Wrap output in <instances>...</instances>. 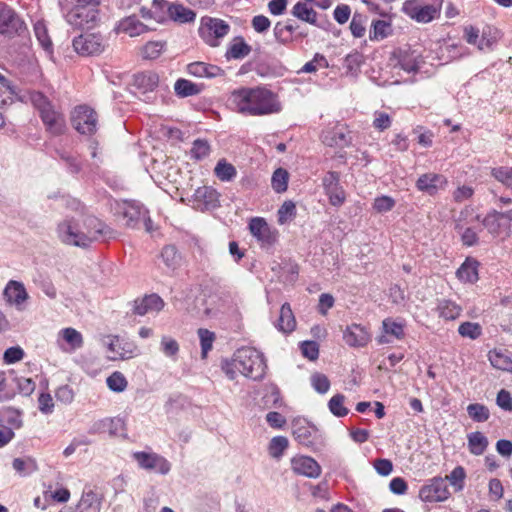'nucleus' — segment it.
Here are the masks:
<instances>
[{"label": "nucleus", "mask_w": 512, "mask_h": 512, "mask_svg": "<svg viewBox=\"0 0 512 512\" xmlns=\"http://www.w3.org/2000/svg\"><path fill=\"white\" fill-rule=\"evenodd\" d=\"M174 90L178 97L186 98L200 94L202 91V86L193 83L190 80L180 78L175 82Z\"/></svg>", "instance_id": "ea45409f"}, {"label": "nucleus", "mask_w": 512, "mask_h": 512, "mask_svg": "<svg viewBox=\"0 0 512 512\" xmlns=\"http://www.w3.org/2000/svg\"><path fill=\"white\" fill-rule=\"evenodd\" d=\"M232 365L245 377L261 380L265 376L267 364L264 355L255 348L242 347L233 356Z\"/></svg>", "instance_id": "20e7f679"}, {"label": "nucleus", "mask_w": 512, "mask_h": 512, "mask_svg": "<svg viewBox=\"0 0 512 512\" xmlns=\"http://www.w3.org/2000/svg\"><path fill=\"white\" fill-rule=\"evenodd\" d=\"M289 174L283 168L274 171L271 179V185L275 192L283 193L288 188Z\"/></svg>", "instance_id": "3c124183"}, {"label": "nucleus", "mask_w": 512, "mask_h": 512, "mask_svg": "<svg viewBox=\"0 0 512 512\" xmlns=\"http://www.w3.org/2000/svg\"><path fill=\"white\" fill-rule=\"evenodd\" d=\"M40 117L47 128L54 134H60L63 131V125L60 115L54 111L52 105L39 111Z\"/></svg>", "instance_id": "c9c22d12"}, {"label": "nucleus", "mask_w": 512, "mask_h": 512, "mask_svg": "<svg viewBox=\"0 0 512 512\" xmlns=\"http://www.w3.org/2000/svg\"><path fill=\"white\" fill-rule=\"evenodd\" d=\"M211 151L210 144L205 139H196L191 147L190 156L194 160H202L209 156Z\"/></svg>", "instance_id": "864d4df0"}, {"label": "nucleus", "mask_w": 512, "mask_h": 512, "mask_svg": "<svg viewBox=\"0 0 512 512\" xmlns=\"http://www.w3.org/2000/svg\"><path fill=\"white\" fill-rule=\"evenodd\" d=\"M102 498L92 490L84 491L77 506L78 512H100Z\"/></svg>", "instance_id": "c85d7f7f"}, {"label": "nucleus", "mask_w": 512, "mask_h": 512, "mask_svg": "<svg viewBox=\"0 0 512 512\" xmlns=\"http://www.w3.org/2000/svg\"><path fill=\"white\" fill-rule=\"evenodd\" d=\"M56 235L65 245L86 248L92 242L113 236V230L94 216H86L81 221L66 217L57 224Z\"/></svg>", "instance_id": "f257e3e1"}, {"label": "nucleus", "mask_w": 512, "mask_h": 512, "mask_svg": "<svg viewBox=\"0 0 512 512\" xmlns=\"http://www.w3.org/2000/svg\"><path fill=\"white\" fill-rule=\"evenodd\" d=\"M125 431V422L122 418H104L92 424L89 434L108 433L110 436H121Z\"/></svg>", "instance_id": "412c9836"}, {"label": "nucleus", "mask_w": 512, "mask_h": 512, "mask_svg": "<svg viewBox=\"0 0 512 512\" xmlns=\"http://www.w3.org/2000/svg\"><path fill=\"white\" fill-rule=\"evenodd\" d=\"M350 30L354 37L361 38L365 35V19L361 14H354L350 22Z\"/></svg>", "instance_id": "774afa93"}, {"label": "nucleus", "mask_w": 512, "mask_h": 512, "mask_svg": "<svg viewBox=\"0 0 512 512\" xmlns=\"http://www.w3.org/2000/svg\"><path fill=\"white\" fill-rule=\"evenodd\" d=\"M66 342L71 350H77L83 345V337L79 331L74 328H64L59 332L58 343L62 347L60 341Z\"/></svg>", "instance_id": "a19ab883"}, {"label": "nucleus", "mask_w": 512, "mask_h": 512, "mask_svg": "<svg viewBox=\"0 0 512 512\" xmlns=\"http://www.w3.org/2000/svg\"><path fill=\"white\" fill-rule=\"evenodd\" d=\"M322 185L332 206L340 207L344 204L346 193L340 185V174L338 172H327L322 179Z\"/></svg>", "instance_id": "4468645a"}, {"label": "nucleus", "mask_w": 512, "mask_h": 512, "mask_svg": "<svg viewBox=\"0 0 512 512\" xmlns=\"http://www.w3.org/2000/svg\"><path fill=\"white\" fill-rule=\"evenodd\" d=\"M419 498L426 503L444 502L450 497L446 479L440 476L433 477L425 482L419 489Z\"/></svg>", "instance_id": "9b49d317"}, {"label": "nucleus", "mask_w": 512, "mask_h": 512, "mask_svg": "<svg viewBox=\"0 0 512 512\" xmlns=\"http://www.w3.org/2000/svg\"><path fill=\"white\" fill-rule=\"evenodd\" d=\"M199 340H200V346H201V357L205 359L208 355V352L212 349L213 343L216 339V335L214 332L205 329V328H199L197 331Z\"/></svg>", "instance_id": "09e8293b"}, {"label": "nucleus", "mask_w": 512, "mask_h": 512, "mask_svg": "<svg viewBox=\"0 0 512 512\" xmlns=\"http://www.w3.org/2000/svg\"><path fill=\"white\" fill-rule=\"evenodd\" d=\"M464 39L470 45L476 46L479 51H491L498 40V30L490 26L483 28L482 32L472 25L464 27Z\"/></svg>", "instance_id": "0eeeda50"}, {"label": "nucleus", "mask_w": 512, "mask_h": 512, "mask_svg": "<svg viewBox=\"0 0 512 512\" xmlns=\"http://www.w3.org/2000/svg\"><path fill=\"white\" fill-rule=\"evenodd\" d=\"M166 47L165 41H149L141 49V55L144 59H157Z\"/></svg>", "instance_id": "49530a36"}, {"label": "nucleus", "mask_w": 512, "mask_h": 512, "mask_svg": "<svg viewBox=\"0 0 512 512\" xmlns=\"http://www.w3.org/2000/svg\"><path fill=\"white\" fill-rule=\"evenodd\" d=\"M292 428L293 436L299 444L310 447L316 443L319 430L306 419L293 421Z\"/></svg>", "instance_id": "a211bd4d"}, {"label": "nucleus", "mask_w": 512, "mask_h": 512, "mask_svg": "<svg viewBox=\"0 0 512 512\" xmlns=\"http://www.w3.org/2000/svg\"><path fill=\"white\" fill-rule=\"evenodd\" d=\"M443 0L426 3L421 0H407L403 12L418 23H429L440 16Z\"/></svg>", "instance_id": "39448f33"}, {"label": "nucleus", "mask_w": 512, "mask_h": 512, "mask_svg": "<svg viewBox=\"0 0 512 512\" xmlns=\"http://www.w3.org/2000/svg\"><path fill=\"white\" fill-rule=\"evenodd\" d=\"M249 231L262 247H270L277 240V231L272 229L262 217H254L249 222Z\"/></svg>", "instance_id": "dca6fc26"}, {"label": "nucleus", "mask_w": 512, "mask_h": 512, "mask_svg": "<svg viewBox=\"0 0 512 512\" xmlns=\"http://www.w3.org/2000/svg\"><path fill=\"white\" fill-rule=\"evenodd\" d=\"M345 396L343 394H336L328 401L329 411L336 417H344L348 414L349 410L344 406Z\"/></svg>", "instance_id": "5fc2aeb1"}, {"label": "nucleus", "mask_w": 512, "mask_h": 512, "mask_svg": "<svg viewBox=\"0 0 512 512\" xmlns=\"http://www.w3.org/2000/svg\"><path fill=\"white\" fill-rule=\"evenodd\" d=\"M467 413L471 419L475 422H485L489 419V409L479 403L469 404L467 407Z\"/></svg>", "instance_id": "6e6d98bb"}, {"label": "nucleus", "mask_w": 512, "mask_h": 512, "mask_svg": "<svg viewBox=\"0 0 512 512\" xmlns=\"http://www.w3.org/2000/svg\"><path fill=\"white\" fill-rule=\"evenodd\" d=\"M382 331L398 340L403 339L405 336L404 324L391 318H386L382 321Z\"/></svg>", "instance_id": "de8ad7c7"}, {"label": "nucleus", "mask_w": 512, "mask_h": 512, "mask_svg": "<svg viewBox=\"0 0 512 512\" xmlns=\"http://www.w3.org/2000/svg\"><path fill=\"white\" fill-rule=\"evenodd\" d=\"M311 385L320 394H325L330 388L328 377L322 373H315L311 376Z\"/></svg>", "instance_id": "338daca9"}, {"label": "nucleus", "mask_w": 512, "mask_h": 512, "mask_svg": "<svg viewBox=\"0 0 512 512\" xmlns=\"http://www.w3.org/2000/svg\"><path fill=\"white\" fill-rule=\"evenodd\" d=\"M72 45L74 50L82 56L99 55L105 49L104 39L97 33L81 34L73 39Z\"/></svg>", "instance_id": "f8f14e48"}, {"label": "nucleus", "mask_w": 512, "mask_h": 512, "mask_svg": "<svg viewBox=\"0 0 512 512\" xmlns=\"http://www.w3.org/2000/svg\"><path fill=\"white\" fill-rule=\"evenodd\" d=\"M291 14L306 23L312 25L317 24V12L313 8L309 7L305 2H297L292 7Z\"/></svg>", "instance_id": "58836bf2"}, {"label": "nucleus", "mask_w": 512, "mask_h": 512, "mask_svg": "<svg viewBox=\"0 0 512 512\" xmlns=\"http://www.w3.org/2000/svg\"><path fill=\"white\" fill-rule=\"evenodd\" d=\"M447 180L443 175L436 173H425L416 181V188L428 195H434L439 189L444 188Z\"/></svg>", "instance_id": "393cba45"}, {"label": "nucleus", "mask_w": 512, "mask_h": 512, "mask_svg": "<svg viewBox=\"0 0 512 512\" xmlns=\"http://www.w3.org/2000/svg\"><path fill=\"white\" fill-rule=\"evenodd\" d=\"M291 466L296 474L309 478H317L321 474V467L312 457L298 456L291 460Z\"/></svg>", "instance_id": "b1692460"}, {"label": "nucleus", "mask_w": 512, "mask_h": 512, "mask_svg": "<svg viewBox=\"0 0 512 512\" xmlns=\"http://www.w3.org/2000/svg\"><path fill=\"white\" fill-rule=\"evenodd\" d=\"M458 333L471 340L478 339L482 335V326L476 322H463L458 327Z\"/></svg>", "instance_id": "603ef678"}, {"label": "nucleus", "mask_w": 512, "mask_h": 512, "mask_svg": "<svg viewBox=\"0 0 512 512\" xmlns=\"http://www.w3.org/2000/svg\"><path fill=\"white\" fill-rule=\"evenodd\" d=\"M512 222V209L506 212L493 210L482 220L481 225L487 229L493 237L506 238L510 234Z\"/></svg>", "instance_id": "6e6552de"}, {"label": "nucleus", "mask_w": 512, "mask_h": 512, "mask_svg": "<svg viewBox=\"0 0 512 512\" xmlns=\"http://www.w3.org/2000/svg\"><path fill=\"white\" fill-rule=\"evenodd\" d=\"M167 15L169 19L180 24L192 23L196 19V13L180 3H171Z\"/></svg>", "instance_id": "bb28decb"}, {"label": "nucleus", "mask_w": 512, "mask_h": 512, "mask_svg": "<svg viewBox=\"0 0 512 512\" xmlns=\"http://www.w3.org/2000/svg\"><path fill=\"white\" fill-rule=\"evenodd\" d=\"M275 326L283 333H290L295 329L296 320L289 303H284L281 306L279 318Z\"/></svg>", "instance_id": "473e14b6"}, {"label": "nucleus", "mask_w": 512, "mask_h": 512, "mask_svg": "<svg viewBox=\"0 0 512 512\" xmlns=\"http://www.w3.org/2000/svg\"><path fill=\"white\" fill-rule=\"evenodd\" d=\"M491 175L512 190V167L500 166L492 168Z\"/></svg>", "instance_id": "052dcab7"}, {"label": "nucleus", "mask_w": 512, "mask_h": 512, "mask_svg": "<svg viewBox=\"0 0 512 512\" xmlns=\"http://www.w3.org/2000/svg\"><path fill=\"white\" fill-rule=\"evenodd\" d=\"M288 439L284 436L273 437L269 444V454L274 458H280L288 447Z\"/></svg>", "instance_id": "e2e57ef3"}, {"label": "nucleus", "mask_w": 512, "mask_h": 512, "mask_svg": "<svg viewBox=\"0 0 512 512\" xmlns=\"http://www.w3.org/2000/svg\"><path fill=\"white\" fill-rule=\"evenodd\" d=\"M119 30L128 34L130 37H135L148 31V27L136 16H129L120 22Z\"/></svg>", "instance_id": "e433bc0d"}, {"label": "nucleus", "mask_w": 512, "mask_h": 512, "mask_svg": "<svg viewBox=\"0 0 512 512\" xmlns=\"http://www.w3.org/2000/svg\"><path fill=\"white\" fill-rule=\"evenodd\" d=\"M158 83L159 76L157 73L145 71L134 75L132 86L136 94L145 96L143 100L148 101L150 100V96L147 94L153 92L157 88Z\"/></svg>", "instance_id": "6ab92c4d"}, {"label": "nucleus", "mask_w": 512, "mask_h": 512, "mask_svg": "<svg viewBox=\"0 0 512 512\" xmlns=\"http://www.w3.org/2000/svg\"><path fill=\"white\" fill-rule=\"evenodd\" d=\"M71 123L80 134L92 135L97 131L98 115L91 107L80 105L74 108Z\"/></svg>", "instance_id": "9d476101"}, {"label": "nucleus", "mask_w": 512, "mask_h": 512, "mask_svg": "<svg viewBox=\"0 0 512 512\" xmlns=\"http://www.w3.org/2000/svg\"><path fill=\"white\" fill-rule=\"evenodd\" d=\"M186 70L188 74L198 78L211 79L225 75V71L221 67L201 61L188 64Z\"/></svg>", "instance_id": "a878e982"}, {"label": "nucleus", "mask_w": 512, "mask_h": 512, "mask_svg": "<svg viewBox=\"0 0 512 512\" xmlns=\"http://www.w3.org/2000/svg\"><path fill=\"white\" fill-rule=\"evenodd\" d=\"M488 359L494 368L512 372V358L509 351L501 349L491 350L488 353Z\"/></svg>", "instance_id": "72a5a7b5"}, {"label": "nucleus", "mask_w": 512, "mask_h": 512, "mask_svg": "<svg viewBox=\"0 0 512 512\" xmlns=\"http://www.w3.org/2000/svg\"><path fill=\"white\" fill-rule=\"evenodd\" d=\"M466 478L465 469L462 466L455 467L449 475L445 477L448 480L456 492L461 491L464 488V481Z\"/></svg>", "instance_id": "4d7b16f0"}, {"label": "nucleus", "mask_w": 512, "mask_h": 512, "mask_svg": "<svg viewBox=\"0 0 512 512\" xmlns=\"http://www.w3.org/2000/svg\"><path fill=\"white\" fill-rule=\"evenodd\" d=\"M135 347L132 344H122L119 337L115 336L108 344V350L113 354L112 360L129 359L133 357Z\"/></svg>", "instance_id": "f704fd0d"}, {"label": "nucleus", "mask_w": 512, "mask_h": 512, "mask_svg": "<svg viewBox=\"0 0 512 512\" xmlns=\"http://www.w3.org/2000/svg\"><path fill=\"white\" fill-rule=\"evenodd\" d=\"M12 467L20 476H28L38 470L36 461L31 457L15 458Z\"/></svg>", "instance_id": "c03bdc74"}, {"label": "nucleus", "mask_w": 512, "mask_h": 512, "mask_svg": "<svg viewBox=\"0 0 512 512\" xmlns=\"http://www.w3.org/2000/svg\"><path fill=\"white\" fill-rule=\"evenodd\" d=\"M478 266L477 260L466 258L456 272L458 279L462 282L475 283L478 280Z\"/></svg>", "instance_id": "7c9ffc66"}, {"label": "nucleus", "mask_w": 512, "mask_h": 512, "mask_svg": "<svg viewBox=\"0 0 512 512\" xmlns=\"http://www.w3.org/2000/svg\"><path fill=\"white\" fill-rule=\"evenodd\" d=\"M100 4V0H78L72 7L61 5V10L70 26L90 30L100 22Z\"/></svg>", "instance_id": "7ed1b4c3"}, {"label": "nucleus", "mask_w": 512, "mask_h": 512, "mask_svg": "<svg viewBox=\"0 0 512 512\" xmlns=\"http://www.w3.org/2000/svg\"><path fill=\"white\" fill-rule=\"evenodd\" d=\"M35 36L41 47L48 53H52L53 44L48 34V29L43 21H37L34 24Z\"/></svg>", "instance_id": "a18cd8bd"}, {"label": "nucleus", "mask_w": 512, "mask_h": 512, "mask_svg": "<svg viewBox=\"0 0 512 512\" xmlns=\"http://www.w3.org/2000/svg\"><path fill=\"white\" fill-rule=\"evenodd\" d=\"M0 416V421L5 423L4 425H6L7 428H12V431L20 429L23 426L22 414L14 408L8 407L3 409L0 412Z\"/></svg>", "instance_id": "79ce46f5"}, {"label": "nucleus", "mask_w": 512, "mask_h": 512, "mask_svg": "<svg viewBox=\"0 0 512 512\" xmlns=\"http://www.w3.org/2000/svg\"><path fill=\"white\" fill-rule=\"evenodd\" d=\"M251 50V46L248 45L242 37H236L229 44L225 53V58L227 60H240L248 56Z\"/></svg>", "instance_id": "2f4dec72"}, {"label": "nucleus", "mask_w": 512, "mask_h": 512, "mask_svg": "<svg viewBox=\"0 0 512 512\" xmlns=\"http://www.w3.org/2000/svg\"><path fill=\"white\" fill-rule=\"evenodd\" d=\"M322 142L329 147L345 148L351 144V136L344 127L336 125L323 131Z\"/></svg>", "instance_id": "5701e85b"}, {"label": "nucleus", "mask_w": 512, "mask_h": 512, "mask_svg": "<svg viewBox=\"0 0 512 512\" xmlns=\"http://www.w3.org/2000/svg\"><path fill=\"white\" fill-rule=\"evenodd\" d=\"M229 105L244 116H265L282 110L278 95L266 87H242L231 92Z\"/></svg>", "instance_id": "f03ea898"}, {"label": "nucleus", "mask_w": 512, "mask_h": 512, "mask_svg": "<svg viewBox=\"0 0 512 512\" xmlns=\"http://www.w3.org/2000/svg\"><path fill=\"white\" fill-rule=\"evenodd\" d=\"M468 448L473 455H482L488 446L487 437L479 432H472L468 436Z\"/></svg>", "instance_id": "37998d69"}, {"label": "nucleus", "mask_w": 512, "mask_h": 512, "mask_svg": "<svg viewBox=\"0 0 512 512\" xmlns=\"http://www.w3.org/2000/svg\"><path fill=\"white\" fill-rule=\"evenodd\" d=\"M24 28V22L19 16L8 5L0 2V34L11 38L20 34Z\"/></svg>", "instance_id": "2eb2a0df"}, {"label": "nucleus", "mask_w": 512, "mask_h": 512, "mask_svg": "<svg viewBox=\"0 0 512 512\" xmlns=\"http://www.w3.org/2000/svg\"><path fill=\"white\" fill-rule=\"evenodd\" d=\"M160 350L165 356L175 359L179 352V344L175 339L163 336L160 342Z\"/></svg>", "instance_id": "0e129e2a"}, {"label": "nucleus", "mask_w": 512, "mask_h": 512, "mask_svg": "<svg viewBox=\"0 0 512 512\" xmlns=\"http://www.w3.org/2000/svg\"><path fill=\"white\" fill-rule=\"evenodd\" d=\"M3 295L7 302L16 305H20L28 298V294L24 285L13 280L8 282L4 289Z\"/></svg>", "instance_id": "c756f323"}, {"label": "nucleus", "mask_w": 512, "mask_h": 512, "mask_svg": "<svg viewBox=\"0 0 512 512\" xmlns=\"http://www.w3.org/2000/svg\"><path fill=\"white\" fill-rule=\"evenodd\" d=\"M229 31L230 26L226 21L212 17H203L198 29L200 38L210 47H218Z\"/></svg>", "instance_id": "423d86ee"}, {"label": "nucleus", "mask_w": 512, "mask_h": 512, "mask_svg": "<svg viewBox=\"0 0 512 512\" xmlns=\"http://www.w3.org/2000/svg\"><path fill=\"white\" fill-rule=\"evenodd\" d=\"M214 173L221 181H231L236 176V169L225 159H221L216 164Z\"/></svg>", "instance_id": "8fccbe9b"}, {"label": "nucleus", "mask_w": 512, "mask_h": 512, "mask_svg": "<svg viewBox=\"0 0 512 512\" xmlns=\"http://www.w3.org/2000/svg\"><path fill=\"white\" fill-rule=\"evenodd\" d=\"M106 383L111 391L117 393L123 392L128 385L125 376L119 371H115L109 377H107Z\"/></svg>", "instance_id": "13d9d810"}, {"label": "nucleus", "mask_w": 512, "mask_h": 512, "mask_svg": "<svg viewBox=\"0 0 512 512\" xmlns=\"http://www.w3.org/2000/svg\"><path fill=\"white\" fill-rule=\"evenodd\" d=\"M219 193L210 186H202L192 196L193 207L199 211L213 210L220 206Z\"/></svg>", "instance_id": "f3484780"}, {"label": "nucleus", "mask_w": 512, "mask_h": 512, "mask_svg": "<svg viewBox=\"0 0 512 512\" xmlns=\"http://www.w3.org/2000/svg\"><path fill=\"white\" fill-rule=\"evenodd\" d=\"M133 458L140 468L147 471H155L159 474L166 475L171 470L170 462L163 456L154 452H135Z\"/></svg>", "instance_id": "ddd939ff"}, {"label": "nucleus", "mask_w": 512, "mask_h": 512, "mask_svg": "<svg viewBox=\"0 0 512 512\" xmlns=\"http://www.w3.org/2000/svg\"><path fill=\"white\" fill-rule=\"evenodd\" d=\"M273 34L275 40L282 45H288L293 41V36L287 31L284 22L279 21L275 24Z\"/></svg>", "instance_id": "69168bd1"}, {"label": "nucleus", "mask_w": 512, "mask_h": 512, "mask_svg": "<svg viewBox=\"0 0 512 512\" xmlns=\"http://www.w3.org/2000/svg\"><path fill=\"white\" fill-rule=\"evenodd\" d=\"M368 329L360 324L353 323L346 327L343 339L350 347H364L370 341Z\"/></svg>", "instance_id": "4be33fe9"}, {"label": "nucleus", "mask_w": 512, "mask_h": 512, "mask_svg": "<svg viewBox=\"0 0 512 512\" xmlns=\"http://www.w3.org/2000/svg\"><path fill=\"white\" fill-rule=\"evenodd\" d=\"M278 222L283 225L296 216V206L292 201H285L277 212Z\"/></svg>", "instance_id": "680f3d73"}, {"label": "nucleus", "mask_w": 512, "mask_h": 512, "mask_svg": "<svg viewBox=\"0 0 512 512\" xmlns=\"http://www.w3.org/2000/svg\"><path fill=\"white\" fill-rule=\"evenodd\" d=\"M395 56L397 58L395 66H399L405 72L415 73L419 70L420 62L414 51L399 50L395 53Z\"/></svg>", "instance_id": "cd10ccee"}, {"label": "nucleus", "mask_w": 512, "mask_h": 512, "mask_svg": "<svg viewBox=\"0 0 512 512\" xmlns=\"http://www.w3.org/2000/svg\"><path fill=\"white\" fill-rule=\"evenodd\" d=\"M471 213L469 209L461 211L456 222L455 229L461 235L464 246L472 247L479 243V232L482 231L480 215H475L470 222L465 223L467 216Z\"/></svg>", "instance_id": "1a4fd4ad"}, {"label": "nucleus", "mask_w": 512, "mask_h": 512, "mask_svg": "<svg viewBox=\"0 0 512 512\" xmlns=\"http://www.w3.org/2000/svg\"><path fill=\"white\" fill-rule=\"evenodd\" d=\"M436 310L439 317L445 320H455L462 313V307L448 299L439 300Z\"/></svg>", "instance_id": "4c0bfd02"}, {"label": "nucleus", "mask_w": 512, "mask_h": 512, "mask_svg": "<svg viewBox=\"0 0 512 512\" xmlns=\"http://www.w3.org/2000/svg\"><path fill=\"white\" fill-rule=\"evenodd\" d=\"M164 305L165 303L159 295L155 293L148 294L134 300L133 313L139 316L158 313L164 308Z\"/></svg>", "instance_id": "aec40b11"}, {"label": "nucleus", "mask_w": 512, "mask_h": 512, "mask_svg": "<svg viewBox=\"0 0 512 512\" xmlns=\"http://www.w3.org/2000/svg\"><path fill=\"white\" fill-rule=\"evenodd\" d=\"M161 258L164 264L170 269L176 268L180 261V255L178 254L176 247L173 245H166L163 247L161 251Z\"/></svg>", "instance_id": "bf43d9fd"}]
</instances>
